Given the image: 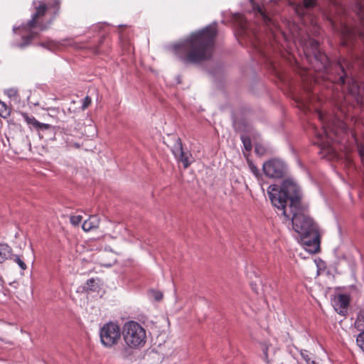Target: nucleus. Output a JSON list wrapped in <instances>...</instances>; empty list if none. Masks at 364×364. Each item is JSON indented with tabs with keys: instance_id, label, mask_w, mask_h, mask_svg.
Wrapping results in <instances>:
<instances>
[{
	"instance_id": "6e6552de",
	"label": "nucleus",
	"mask_w": 364,
	"mask_h": 364,
	"mask_svg": "<svg viewBox=\"0 0 364 364\" xmlns=\"http://www.w3.org/2000/svg\"><path fill=\"white\" fill-rule=\"evenodd\" d=\"M262 168L264 174L272 178H281L287 171L286 164L279 159H272L264 162Z\"/></svg>"
},
{
	"instance_id": "393cba45",
	"label": "nucleus",
	"mask_w": 364,
	"mask_h": 364,
	"mask_svg": "<svg viewBox=\"0 0 364 364\" xmlns=\"http://www.w3.org/2000/svg\"><path fill=\"white\" fill-rule=\"evenodd\" d=\"M82 217L81 215H72L70 218V221L72 225H78L82 221Z\"/></svg>"
},
{
	"instance_id": "2f4dec72",
	"label": "nucleus",
	"mask_w": 364,
	"mask_h": 364,
	"mask_svg": "<svg viewBox=\"0 0 364 364\" xmlns=\"http://www.w3.org/2000/svg\"><path fill=\"white\" fill-rule=\"evenodd\" d=\"M255 151L258 154H260V155H262L264 154V150L260 146H258L257 145L255 146Z\"/></svg>"
},
{
	"instance_id": "c756f323",
	"label": "nucleus",
	"mask_w": 364,
	"mask_h": 364,
	"mask_svg": "<svg viewBox=\"0 0 364 364\" xmlns=\"http://www.w3.org/2000/svg\"><path fill=\"white\" fill-rule=\"evenodd\" d=\"M250 168L255 176H258L259 174L258 168L253 164H250Z\"/></svg>"
},
{
	"instance_id": "4468645a",
	"label": "nucleus",
	"mask_w": 364,
	"mask_h": 364,
	"mask_svg": "<svg viewBox=\"0 0 364 364\" xmlns=\"http://www.w3.org/2000/svg\"><path fill=\"white\" fill-rule=\"evenodd\" d=\"M133 349H137L135 346H130L125 343L124 346L117 350V356L122 359H127L133 354Z\"/></svg>"
},
{
	"instance_id": "f257e3e1",
	"label": "nucleus",
	"mask_w": 364,
	"mask_h": 364,
	"mask_svg": "<svg viewBox=\"0 0 364 364\" xmlns=\"http://www.w3.org/2000/svg\"><path fill=\"white\" fill-rule=\"evenodd\" d=\"M267 194L272 204L282 211L287 220H291L293 229L303 243L312 247L311 252L319 249L320 237L316 225L301 205L299 188L291 180H284L282 185H270Z\"/></svg>"
},
{
	"instance_id": "aec40b11",
	"label": "nucleus",
	"mask_w": 364,
	"mask_h": 364,
	"mask_svg": "<svg viewBox=\"0 0 364 364\" xmlns=\"http://www.w3.org/2000/svg\"><path fill=\"white\" fill-rule=\"evenodd\" d=\"M10 259H12L14 262H16L20 267V269L22 271H24L26 269L27 266L26 263L24 262L23 259L19 256L16 255H12L10 257Z\"/></svg>"
},
{
	"instance_id": "4be33fe9",
	"label": "nucleus",
	"mask_w": 364,
	"mask_h": 364,
	"mask_svg": "<svg viewBox=\"0 0 364 364\" xmlns=\"http://www.w3.org/2000/svg\"><path fill=\"white\" fill-rule=\"evenodd\" d=\"M4 93L10 98L14 100H16L19 95L18 90L15 88H9L4 91Z\"/></svg>"
},
{
	"instance_id": "2eb2a0df",
	"label": "nucleus",
	"mask_w": 364,
	"mask_h": 364,
	"mask_svg": "<svg viewBox=\"0 0 364 364\" xmlns=\"http://www.w3.org/2000/svg\"><path fill=\"white\" fill-rule=\"evenodd\" d=\"M11 256V248L6 244H0V263Z\"/></svg>"
},
{
	"instance_id": "f03ea898",
	"label": "nucleus",
	"mask_w": 364,
	"mask_h": 364,
	"mask_svg": "<svg viewBox=\"0 0 364 364\" xmlns=\"http://www.w3.org/2000/svg\"><path fill=\"white\" fill-rule=\"evenodd\" d=\"M217 36L215 25L192 33L183 42L173 46L176 55L186 64H195L211 58Z\"/></svg>"
},
{
	"instance_id": "c9c22d12",
	"label": "nucleus",
	"mask_w": 364,
	"mask_h": 364,
	"mask_svg": "<svg viewBox=\"0 0 364 364\" xmlns=\"http://www.w3.org/2000/svg\"><path fill=\"white\" fill-rule=\"evenodd\" d=\"M312 46H313L314 48H317V47H318V43L317 41H314L312 42Z\"/></svg>"
},
{
	"instance_id": "c85d7f7f",
	"label": "nucleus",
	"mask_w": 364,
	"mask_h": 364,
	"mask_svg": "<svg viewBox=\"0 0 364 364\" xmlns=\"http://www.w3.org/2000/svg\"><path fill=\"white\" fill-rule=\"evenodd\" d=\"M50 127V124H44V123H41V122H38V125H36L35 129L46 130V129H48Z\"/></svg>"
},
{
	"instance_id": "f704fd0d",
	"label": "nucleus",
	"mask_w": 364,
	"mask_h": 364,
	"mask_svg": "<svg viewBox=\"0 0 364 364\" xmlns=\"http://www.w3.org/2000/svg\"><path fill=\"white\" fill-rule=\"evenodd\" d=\"M235 127L237 130H240V122H235Z\"/></svg>"
},
{
	"instance_id": "cd10ccee",
	"label": "nucleus",
	"mask_w": 364,
	"mask_h": 364,
	"mask_svg": "<svg viewBox=\"0 0 364 364\" xmlns=\"http://www.w3.org/2000/svg\"><path fill=\"white\" fill-rule=\"evenodd\" d=\"M316 58H318L321 61V63L323 65V67L326 68V64L328 62V58L325 54H322L321 53H318V55L316 54Z\"/></svg>"
},
{
	"instance_id": "58836bf2",
	"label": "nucleus",
	"mask_w": 364,
	"mask_h": 364,
	"mask_svg": "<svg viewBox=\"0 0 364 364\" xmlns=\"http://www.w3.org/2000/svg\"><path fill=\"white\" fill-rule=\"evenodd\" d=\"M322 124H323V125H326V124H324V122H323V121H322Z\"/></svg>"
},
{
	"instance_id": "f8f14e48",
	"label": "nucleus",
	"mask_w": 364,
	"mask_h": 364,
	"mask_svg": "<svg viewBox=\"0 0 364 364\" xmlns=\"http://www.w3.org/2000/svg\"><path fill=\"white\" fill-rule=\"evenodd\" d=\"M332 302L335 311L341 315H345L350 302V298L347 294H340L334 296Z\"/></svg>"
},
{
	"instance_id": "bb28decb",
	"label": "nucleus",
	"mask_w": 364,
	"mask_h": 364,
	"mask_svg": "<svg viewBox=\"0 0 364 364\" xmlns=\"http://www.w3.org/2000/svg\"><path fill=\"white\" fill-rule=\"evenodd\" d=\"M92 100L90 97L87 96L82 100V109L85 110L87 109L91 104Z\"/></svg>"
},
{
	"instance_id": "a211bd4d",
	"label": "nucleus",
	"mask_w": 364,
	"mask_h": 364,
	"mask_svg": "<svg viewBox=\"0 0 364 364\" xmlns=\"http://www.w3.org/2000/svg\"><path fill=\"white\" fill-rule=\"evenodd\" d=\"M11 114V108L7 105L0 101V116L4 119L9 117Z\"/></svg>"
},
{
	"instance_id": "39448f33",
	"label": "nucleus",
	"mask_w": 364,
	"mask_h": 364,
	"mask_svg": "<svg viewBox=\"0 0 364 364\" xmlns=\"http://www.w3.org/2000/svg\"><path fill=\"white\" fill-rule=\"evenodd\" d=\"M122 336L126 344L140 348L146 341V333L138 322L129 321L124 323Z\"/></svg>"
},
{
	"instance_id": "5701e85b",
	"label": "nucleus",
	"mask_w": 364,
	"mask_h": 364,
	"mask_svg": "<svg viewBox=\"0 0 364 364\" xmlns=\"http://www.w3.org/2000/svg\"><path fill=\"white\" fill-rule=\"evenodd\" d=\"M240 139L242 141L245 149L247 151H250L252 149V143L250 138L245 134H241Z\"/></svg>"
},
{
	"instance_id": "a878e982",
	"label": "nucleus",
	"mask_w": 364,
	"mask_h": 364,
	"mask_svg": "<svg viewBox=\"0 0 364 364\" xmlns=\"http://www.w3.org/2000/svg\"><path fill=\"white\" fill-rule=\"evenodd\" d=\"M150 294L156 301H161L163 298V294L159 291L151 290Z\"/></svg>"
},
{
	"instance_id": "6ab92c4d",
	"label": "nucleus",
	"mask_w": 364,
	"mask_h": 364,
	"mask_svg": "<svg viewBox=\"0 0 364 364\" xmlns=\"http://www.w3.org/2000/svg\"><path fill=\"white\" fill-rule=\"evenodd\" d=\"M21 115L28 124L33 126L34 128L36 125H38V121L34 117L29 116L25 112H21Z\"/></svg>"
},
{
	"instance_id": "4c0bfd02",
	"label": "nucleus",
	"mask_w": 364,
	"mask_h": 364,
	"mask_svg": "<svg viewBox=\"0 0 364 364\" xmlns=\"http://www.w3.org/2000/svg\"><path fill=\"white\" fill-rule=\"evenodd\" d=\"M16 29H17V28H15V27H14V32H16Z\"/></svg>"
},
{
	"instance_id": "7c9ffc66",
	"label": "nucleus",
	"mask_w": 364,
	"mask_h": 364,
	"mask_svg": "<svg viewBox=\"0 0 364 364\" xmlns=\"http://www.w3.org/2000/svg\"><path fill=\"white\" fill-rule=\"evenodd\" d=\"M254 8H255V9H257V12H258V13H259V14L263 16V18H264V19L265 21L269 20V19L267 18V17L265 16V14H264V13L263 12L262 9L259 6H257V7H254Z\"/></svg>"
},
{
	"instance_id": "72a5a7b5",
	"label": "nucleus",
	"mask_w": 364,
	"mask_h": 364,
	"mask_svg": "<svg viewBox=\"0 0 364 364\" xmlns=\"http://www.w3.org/2000/svg\"><path fill=\"white\" fill-rule=\"evenodd\" d=\"M359 152L361 156V157H364V145L361 146L359 149Z\"/></svg>"
},
{
	"instance_id": "b1692460",
	"label": "nucleus",
	"mask_w": 364,
	"mask_h": 364,
	"mask_svg": "<svg viewBox=\"0 0 364 364\" xmlns=\"http://www.w3.org/2000/svg\"><path fill=\"white\" fill-rule=\"evenodd\" d=\"M356 343L358 346L364 351V331H361L357 336Z\"/></svg>"
},
{
	"instance_id": "9b49d317",
	"label": "nucleus",
	"mask_w": 364,
	"mask_h": 364,
	"mask_svg": "<svg viewBox=\"0 0 364 364\" xmlns=\"http://www.w3.org/2000/svg\"><path fill=\"white\" fill-rule=\"evenodd\" d=\"M290 4L296 14L301 17L306 15L311 9L314 8L317 4V1L316 0H303L302 1L297 2L296 0H291Z\"/></svg>"
},
{
	"instance_id": "7ed1b4c3",
	"label": "nucleus",
	"mask_w": 364,
	"mask_h": 364,
	"mask_svg": "<svg viewBox=\"0 0 364 364\" xmlns=\"http://www.w3.org/2000/svg\"><path fill=\"white\" fill-rule=\"evenodd\" d=\"M50 8L53 9V15L48 21L45 20V16L48 11L47 4L41 1H33V6L34 12L31 18L26 23L21 25V28L25 31L29 32L28 35L22 37V43L18 44V47L23 48L28 46L31 41L39 36V31H46L52 24L54 18L58 14L60 8V0L48 1Z\"/></svg>"
},
{
	"instance_id": "423d86ee",
	"label": "nucleus",
	"mask_w": 364,
	"mask_h": 364,
	"mask_svg": "<svg viewBox=\"0 0 364 364\" xmlns=\"http://www.w3.org/2000/svg\"><path fill=\"white\" fill-rule=\"evenodd\" d=\"M122 335V330L119 326L114 322L109 321L105 323L100 329V342L102 346L107 348L117 346Z\"/></svg>"
},
{
	"instance_id": "412c9836",
	"label": "nucleus",
	"mask_w": 364,
	"mask_h": 364,
	"mask_svg": "<svg viewBox=\"0 0 364 364\" xmlns=\"http://www.w3.org/2000/svg\"><path fill=\"white\" fill-rule=\"evenodd\" d=\"M301 355L306 361V364H316L315 360L313 359V355L307 350H301Z\"/></svg>"
},
{
	"instance_id": "20e7f679",
	"label": "nucleus",
	"mask_w": 364,
	"mask_h": 364,
	"mask_svg": "<svg viewBox=\"0 0 364 364\" xmlns=\"http://www.w3.org/2000/svg\"><path fill=\"white\" fill-rule=\"evenodd\" d=\"M335 70L337 75L333 80L341 87L343 92H348L353 96L358 102L364 101V84L359 83L353 77V64L347 59H340L336 64Z\"/></svg>"
},
{
	"instance_id": "dca6fc26",
	"label": "nucleus",
	"mask_w": 364,
	"mask_h": 364,
	"mask_svg": "<svg viewBox=\"0 0 364 364\" xmlns=\"http://www.w3.org/2000/svg\"><path fill=\"white\" fill-rule=\"evenodd\" d=\"M38 45L52 52L55 51L60 46L59 43L54 41L53 40H48L44 42H41Z\"/></svg>"
},
{
	"instance_id": "ddd939ff",
	"label": "nucleus",
	"mask_w": 364,
	"mask_h": 364,
	"mask_svg": "<svg viewBox=\"0 0 364 364\" xmlns=\"http://www.w3.org/2000/svg\"><path fill=\"white\" fill-rule=\"evenodd\" d=\"M100 222V220L97 215H91L87 220L84 221L82 228L84 231L88 232L92 229L98 228Z\"/></svg>"
},
{
	"instance_id": "9d476101",
	"label": "nucleus",
	"mask_w": 364,
	"mask_h": 364,
	"mask_svg": "<svg viewBox=\"0 0 364 364\" xmlns=\"http://www.w3.org/2000/svg\"><path fill=\"white\" fill-rule=\"evenodd\" d=\"M172 152L177 160L183 163L184 168H187L192 163L191 154L183 151L182 142L179 137H177L175 141V144L172 148Z\"/></svg>"
},
{
	"instance_id": "e433bc0d",
	"label": "nucleus",
	"mask_w": 364,
	"mask_h": 364,
	"mask_svg": "<svg viewBox=\"0 0 364 364\" xmlns=\"http://www.w3.org/2000/svg\"><path fill=\"white\" fill-rule=\"evenodd\" d=\"M317 115L318 117V118L321 120V121H323V116H322V114L321 112H318L317 113Z\"/></svg>"
},
{
	"instance_id": "f3484780",
	"label": "nucleus",
	"mask_w": 364,
	"mask_h": 364,
	"mask_svg": "<svg viewBox=\"0 0 364 364\" xmlns=\"http://www.w3.org/2000/svg\"><path fill=\"white\" fill-rule=\"evenodd\" d=\"M355 326L360 331H364V311H361L358 314Z\"/></svg>"
},
{
	"instance_id": "0eeeda50",
	"label": "nucleus",
	"mask_w": 364,
	"mask_h": 364,
	"mask_svg": "<svg viewBox=\"0 0 364 364\" xmlns=\"http://www.w3.org/2000/svg\"><path fill=\"white\" fill-rule=\"evenodd\" d=\"M336 134L337 132L330 125H323L322 132L316 134L318 140L317 143L321 146V150L332 156L336 155V149L333 144L334 141L333 136Z\"/></svg>"
},
{
	"instance_id": "ea45409f",
	"label": "nucleus",
	"mask_w": 364,
	"mask_h": 364,
	"mask_svg": "<svg viewBox=\"0 0 364 364\" xmlns=\"http://www.w3.org/2000/svg\"><path fill=\"white\" fill-rule=\"evenodd\" d=\"M253 0H250V1H252Z\"/></svg>"
},
{
	"instance_id": "1a4fd4ad",
	"label": "nucleus",
	"mask_w": 364,
	"mask_h": 364,
	"mask_svg": "<svg viewBox=\"0 0 364 364\" xmlns=\"http://www.w3.org/2000/svg\"><path fill=\"white\" fill-rule=\"evenodd\" d=\"M262 358L266 364H284L281 351L268 342L261 343Z\"/></svg>"
},
{
	"instance_id": "473e14b6",
	"label": "nucleus",
	"mask_w": 364,
	"mask_h": 364,
	"mask_svg": "<svg viewBox=\"0 0 364 364\" xmlns=\"http://www.w3.org/2000/svg\"><path fill=\"white\" fill-rule=\"evenodd\" d=\"M95 281L94 279H90L87 280V284L90 287H92L93 284H95Z\"/></svg>"
}]
</instances>
